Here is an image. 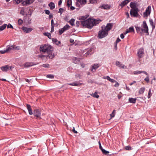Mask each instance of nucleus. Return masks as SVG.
<instances>
[{
	"instance_id": "f257e3e1",
	"label": "nucleus",
	"mask_w": 156,
	"mask_h": 156,
	"mask_svg": "<svg viewBox=\"0 0 156 156\" xmlns=\"http://www.w3.org/2000/svg\"><path fill=\"white\" fill-rule=\"evenodd\" d=\"M113 26L112 23H108L106 26H102L101 30H100L98 34V37L99 38H102L107 36L108 31L111 30Z\"/></svg>"
},
{
	"instance_id": "f03ea898",
	"label": "nucleus",
	"mask_w": 156,
	"mask_h": 156,
	"mask_svg": "<svg viewBox=\"0 0 156 156\" xmlns=\"http://www.w3.org/2000/svg\"><path fill=\"white\" fill-rule=\"evenodd\" d=\"M96 20H94L91 19H88L85 20L81 21V25L86 28L91 29L95 25L96 23H99L97 22Z\"/></svg>"
},
{
	"instance_id": "7ed1b4c3",
	"label": "nucleus",
	"mask_w": 156,
	"mask_h": 156,
	"mask_svg": "<svg viewBox=\"0 0 156 156\" xmlns=\"http://www.w3.org/2000/svg\"><path fill=\"white\" fill-rule=\"evenodd\" d=\"M40 51L43 53H48L52 51L53 48L49 44L41 45L39 48Z\"/></svg>"
},
{
	"instance_id": "20e7f679",
	"label": "nucleus",
	"mask_w": 156,
	"mask_h": 156,
	"mask_svg": "<svg viewBox=\"0 0 156 156\" xmlns=\"http://www.w3.org/2000/svg\"><path fill=\"white\" fill-rule=\"evenodd\" d=\"M143 29H141L140 27H135L136 31L138 33H141L143 32L145 33H148V28L145 21L143 22Z\"/></svg>"
},
{
	"instance_id": "39448f33",
	"label": "nucleus",
	"mask_w": 156,
	"mask_h": 156,
	"mask_svg": "<svg viewBox=\"0 0 156 156\" xmlns=\"http://www.w3.org/2000/svg\"><path fill=\"white\" fill-rule=\"evenodd\" d=\"M151 7L148 6L146 8L145 11L143 13V17L144 18L147 17L150 14L151 12Z\"/></svg>"
},
{
	"instance_id": "423d86ee",
	"label": "nucleus",
	"mask_w": 156,
	"mask_h": 156,
	"mask_svg": "<svg viewBox=\"0 0 156 156\" xmlns=\"http://www.w3.org/2000/svg\"><path fill=\"white\" fill-rule=\"evenodd\" d=\"M94 49L93 48H91L89 49H85V52L86 53L83 54V55L86 57H87L88 55H91L94 52Z\"/></svg>"
},
{
	"instance_id": "0eeeda50",
	"label": "nucleus",
	"mask_w": 156,
	"mask_h": 156,
	"mask_svg": "<svg viewBox=\"0 0 156 156\" xmlns=\"http://www.w3.org/2000/svg\"><path fill=\"white\" fill-rule=\"evenodd\" d=\"M77 2L76 6L78 7H81L87 3V0H76Z\"/></svg>"
},
{
	"instance_id": "6e6552de",
	"label": "nucleus",
	"mask_w": 156,
	"mask_h": 156,
	"mask_svg": "<svg viewBox=\"0 0 156 156\" xmlns=\"http://www.w3.org/2000/svg\"><path fill=\"white\" fill-rule=\"evenodd\" d=\"M139 11V9H131L130 11V14L131 16L133 17H137L139 14L138 12Z\"/></svg>"
},
{
	"instance_id": "1a4fd4ad",
	"label": "nucleus",
	"mask_w": 156,
	"mask_h": 156,
	"mask_svg": "<svg viewBox=\"0 0 156 156\" xmlns=\"http://www.w3.org/2000/svg\"><path fill=\"white\" fill-rule=\"evenodd\" d=\"M34 1V0H25L22 4L23 6H27V5L32 4Z\"/></svg>"
},
{
	"instance_id": "9d476101",
	"label": "nucleus",
	"mask_w": 156,
	"mask_h": 156,
	"mask_svg": "<svg viewBox=\"0 0 156 156\" xmlns=\"http://www.w3.org/2000/svg\"><path fill=\"white\" fill-rule=\"evenodd\" d=\"M34 116L40 119L41 113L39 109H35L34 111Z\"/></svg>"
},
{
	"instance_id": "9b49d317",
	"label": "nucleus",
	"mask_w": 156,
	"mask_h": 156,
	"mask_svg": "<svg viewBox=\"0 0 156 156\" xmlns=\"http://www.w3.org/2000/svg\"><path fill=\"white\" fill-rule=\"evenodd\" d=\"M11 66L6 65L5 66H3L1 67L0 69L2 71L4 72H6L9 69H11Z\"/></svg>"
},
{
	"instance_id": "f8f14e48",
	"label": "nucleus",
	"mask_w": 156,
	"mask_h": 156,
	"mask_svg": "<svg viewBox=\"0 0 156 156\" xmlns=\"http://www.w3.org/2000/svg\"><path fill=\"white\" fill-rule=\"evenodd\" d=\"M130 7L131 8V9H138L137 3L133 2H131L130 4Z\"/></svg>"
},
{
	"instance_id": "ddd939ff",
	"label": "nucleus",
	"mask_w": 156,
	"mask_h": 156,
	"mask_svg": "<svg viewBox=\"0 0 156 156\" xmlns=\"http://www.w3.org/2000/svg\"><path fill=\"white\" fill-rule=\"evenodd\" d=\"M144 54V50L142 48H140L137 52V55L139 59L142 58Z\"/></svg>"
},
{
	"instance_id": "4468645a",
	"label": "nucleus",
	"mask_w": 156,
	"mask_h": 156,
	"mask_svg": "<svg viewBox=\"0 0 156 156\" xmlns=\"http://www.w3.org/2000/svg\"><path fill=\"white\" fill-rule=\"evenodd\" d=\"M22 29L23 30L24 32L26 33H29L31 32L33 30L32 28L27 27H22Z\"/></svg>"
},
{
	"instance_id": "2eb2a0df",
	"label": "nucleus",
	"mask_w": 156,
	"mask_h": 156,
	"mask_svg": "<svg viewBox=\"0 0 156 156\" xmlns=\"http://www.w3.org/2000/svg\"><path fill=\"white\" fill-rule=\"evenodd\" d=\"M130 1V0H125L122 2L119 5L122 8L127 5L129 2Z\"/></svg>"
},
{
	"instance_id": "dca6fc26",
	"label": "nucleus",
	"mask_w": 156,
	"mask_h": 156,
	"mask_svg": "<svg viewBox=\"0 0 156 156\" xmlns=\"http://www.w3.org/2000/svg\"><path fill=\"white\" fill-rule=\"evenodd\" d=\"M116 65L117 66L119 67L120 68H121L123 69H126L127 67L125 66L124 65L121 64L120 62L118 61H116Z\"/></svg>"
},
{
	"instance_id": "f3484780",
	"label": "nucleus",
	"mask_w": 156,
	"mask_h": 156,
	"mask_svg": "<svg viewBox=\"0 0 156 156\" xmlns=\"http://www.w3.org/2000/svg\"><path fill=\"white\" fill-rule=\"evenodd\" d=\"M141 73H144L147 75H148V74L145 71L137 70L133 72V73L135 75H137Z\"/></svg>"
},
{
	"instance_id": "a211bd4d",
	"label": "nucleus",
	"mask_w": 156,
	"mask_h": 156,
	"mask_svg": "<svg viewBox=\"0 0 156 156\" xmlns=\"http://www.w3.org/2000/svg\"><path fill=\"white\" fill-rule=\"evenodd\" d=\"M27 107L28 111L29 114L30 115H32L33 113L30 105L29 104H27Z\"/></svg>"
},
{
	"instance_id": "6ab92c4d",
	"label": "nucleus",
	"mask_w": 156,
	"mask_h": 156,
	"mask_svg": "<svg viewBox=\"0 0 156 156\" xmlns=\"http://www.w3.org/2000/svg\"><path fill=\"white\" fill-rule=\"evenodd\" d=\"M99 8L104 9H107L110 8V6L109 5L107 4H103L100 5Z\"/></svg>"
},
{
	"instance_id": "aec40b11",
	"label": "nucleus",
	"mask_w": 156,
	"mask_h": 156,
	"mask_svg": "<svg viewBox=\"0 0 156 156\" xmlns=\"http://www.w3.org/2000/svg\"><path fill=\"white\" fill-rule=\"evenodd\" d=\"M48 55L47 56L50 59H52L55 57L54 54L52 52V51H51L50 52L47 53Z\"/></svg>"
},
{
	"instance_id": "412c9836",
	"label": "nucleus",
	"mask_w": 156,
	"mask_h": 156,
	"mask_svg": "<svg viewBox=\"0 0 156 156\" xmlns=\"http://www.w3.org/2000/svg\"><path fill=\"white\" fill-rule=\"evenodd\" d=\"M6 50L8 52L11 50H14V47L13 45H8L7 46Z\"/></svg>"
},
{
	"instance_id": "4be33fe9",
	"label": "nucleus",
	"mask_w": 156,
	"mask_h": 156,
	"mask_svg": "<svg viewBox=\"0 0 156 156\" xmlns=\"http://www.w3.org/2000/svg\"><path fill=\"white\" fill-rule=\"evenodd\" d=\"M48 5L51 10H53L55 8V4L53 2H51L48 4Z\"/></svg>"
},
{
	"instance_id": "5701e85b",
	"label": "nucleus",
	"mask_w": 156,
	"mask_h": 156,
	"mask_svg": "<svg viewBox=\"0 0 156 156\" xmlns=\"http://www.w3.org/2000/svg\"><path fill=\"white\" fill-rule=\"evenodd\" d=\"M34 65L33 62H26L24 64V67H28Z\"/></svg>"
},
{
	"instance_id": "b1692460",
	"label": "nucleus",
	"mask_w": 156,
	"mask_h": 156,
	"mask_svg": "<svg viewBox=\"0 0 156 156\" xmlns=\"http://www.w3.org/2000/svg\"><path fill=\"white\" fill-rule=\"evenodd\" d=\"M150 24L151 26H152V29H154L155 28V24L153 21L152 19H150L149 20Z\"/></svg>"
},
{
	"instance_id": "393cba45",
	"label": "nucleus",
	"mask_w": 156,
	"mask_h": 156,
	"mask_svg": "<svg viewBox=\"0 0 156 156\" xmlns=\"http://www.w3.org/2000/svg\"><path fill=\"white\" fill-rule=\"evenodd\" d=\"M136 98H129V101L130 103L134 104L136 102Z\"/></svg>"
},
{
	"instance_id": "a878e982",
	"label": "nucleus",
	"mask_w": 156,
	"mask_h": 156,
	"mask_svg": "<svg viewBox=\"0 0 156 156\" xmlns=\"http://www.w3.org/2000/svg\"><path fill=\"white\" fill-rule=\"evenodd\" d=\"M52 41L53 42L55 43L56 45H58L61 43V42L59 41H58L56 38H53L52 39Z\"/></svg>"
},
{
	"instance_id": "bb28decb",
	"label": "nucleus",
	"mask_w": 156,
	"mask_h": 156,
	"mask_svg": "<svg viewBox=\"0 0 156 156\" xmlns=\"http://www.w3.org/2000/svg\"><path fill=\"white\" fill-rule=\"evenodd\" d=\"M73 62L75 64H77L80 61L79 58L76 57H73Z\"/></svg>"
},
{
	"instance_id": "cd10ccee",
	"label": "nucleus",
	"mask_w": 156,
	"mask_h": 156,
	"mask_svg": "<svg viewBox=\"0 0 156 156\" xmlns=\"http://www.w3.org/2000/svg\"><path fill=\"white\" fill-rule=\"evenodd\" d=\"M90 95L94 98H98L99 97V95L98 94L97 92H95L94 93L90 94Z\"/></svg>"
},
{
	"instance_id": "c85d7f7f",
	"label": "nucleus",
	"mask_w": 156,
	"mask_h": 156,
	"mask_svg": "<svg viewBox=\"0 0 156 156\" xmlns=\"http://www.w3.org/2000/svg\"><path fill=\"white\" fill-rule=\"evenodd\" d=\"M99 67V66L98 64H94V65L92 66V71H93V69H98Z\"/></svg>"
},
{
	"instance_id": "c756f323",
	"label": "nucleus",
	"mask_w": 156,
	"mask_h": 156,
	"mask_svg": "<svg viewBox=\"0 0 156 156\" xmlns=\"http://www.w3.org/2000/svg\"><path fill=\"white\" fill-rule=\"evenodd\" d=\"M145 90V88L144 87H143L141 88L139 90V94H142L144 92V90Z\"/></svg>"
},
{
	"instance_id": "7c9ffc66",
	"label": "nucleus",
	"mask_w": 156,
	"mask_h": 156,
	"mask_svg": "<svg viewBox=\"0 0 156 156\" xmlns=\"http://www.w3.org/2000/svg\"><path fill=\"white\" fill-rule=\"evenodd\" d=\"M67 5L68 7H69L72 4V0H67Z\"/></svg>"
},
{
	"instance_id": "2f4dec72",
	"label": "nucleus",
	"mask_w": 156,
	"mask_h": 156,
	"mask_svg": "<svg viewBox=\"0 0 156 156\" xmlns=\"http://www.w3.org/2000/svg\"><path fill=\"white\" fill-rule=\"evenodd\" d=\"M70 26L68 24H66L65 26L63 28V29L65 31L68 30Z\"/></svg>"
},
{
	"instance_id": "473e14b6",
	"label": "nucleus",
	"mask_w": 156,
	"mask_h": 156,
	"mask_svg": "<svg viewBox=\"0 0 156 156\" xmlns=\"http://www.w3.org/2000/svg\"><path fill=\"white\" fill-rule=\"evenodd\" d=\"M75 19H72L69 21V23L71 25L73 26L74 25Z\"/></svg>"
},
{
	"instance_id": "72a5a7b5",
	"label": "nucleus",
	"mask_w": 156,
	"mask_h": 156,
	"mask_svg": "<svg viewBox=\"0 0 156 156\" xmlns=\"http://www.w3.org/2000/svg\"><path fill=\"white\" fill-rule=\"evenodd\" d=\"M7 26V25L4 24L3 25L0 27V30L2 31Z\"/></svg>"
},
{
	"instance_id": "f704fd0d",
	"label": "nucleus",
	"mask_w": 156,
	"mask_h": 156,
	"mask_svg": "<svg viewBox=\"0 0 156 156\" xmlns=\"http://www.w3.org/2000/svg\"><path fill=\"white\" fill-rule=\"evenodd\" d=\"M20 13L23 16L25 13V9L23 8H22L20 11Z\"/></svg>"
},
{
	"instance_id": "c9c22d12",
	"label": "nucleus",
	"mask_w": 156,
	"mask_h": 156,
	"mask_svg": "<svg viewBox=\"0 0 156 156\" xmlns=\"http://www.w3.org/2000/svg\"><path fill=\"white\" fill-rule=\"evenodd\" d=\"M44 35L47 36L48 38L50 39L51 34L50 33H44Z\"/></svg>"
},
{
	"instance_id": "e433bc0d",
	"label": "nucleus",
	"mask_w": 156,
	"mask_h": 156,
	"mask_svg": "<svg viewBox=\"0 0 156 156\" xmlns=\"http://www.w3.org/2000/svg\"><path fill=\"white\" fill-rule=\"evenodd\" d=\"M64 30L63 28L60 29L59 30V34L60 35H61L64 32Z\"/></svg>"
},
{
	"instance_id": "4c0bfd02",
	"label": "nucleus",
	"mask_w": 156,
	"mask_h": 156,
	"mask_svg": "<svg viewBox=\"0 0 156 156\" xmlns=\"http://www.w3.org/2000/svg\"><path fill=\"white\" fill-rule=\"evenodd\" d=\"M41 66L44 68H49V65L48 64H44L41 65Z\"/></svg>"
},
{
	"instance_id": "58836bf2",
	"label": "nucleus",
	"mask_w": 156,
	"mask_h": 156,
	"mask_svg": "<svg viewBox=\"0 0 156 156\" xmlns=\"http://www.w3.org/2000/svg\"><path fill=\"white\" fill-rule=\"evenodd\" d=\"M129 32H133L134 31V29L133 27H131L128 29Z\"/></svg>"
},
{
	"instance_id": "ea45409f",
	"label": "nucleus",
	"mask_w": 156,
	"mask_h": 156,
	"mask_svg": "<svg viewBox=\"0 0 156 156\" xmlns=\"http://www.w3.org/2000/svg\"><path fill=\"white\" fill-rule=\"evenodd\" d=\"M23 0H15L14 3L16 4H18L20 3Z\"/></svg>"
},
{
	"instance_id": "a19ab883",
	"label": "nucleus",
	"mask_w": 156,
	"mask_h": 156,
	"mask_svg": "<svg viewBox=\"0 0 156 156\" xmlns=\"http://www.w3.org/2000/svg\"><path fill=\"white\" fill-rule=\"evenodd\" d=\"M47 78H50V79H53L54 78V76L53 75L50 74L47 75L46 76Z\"/></svg>"
},
{
	"instance_id": "79ce46f5",
	"label": "nucleus",
	"mask_w": 156,
	"mask_h": 156,
	"mask_svg": "<svg viewBox=\"0 0 156 156\" xmlns=\"http://www.w3.org/2000/svg\"><path fill=\"white\" fill-rule=\"evenodd\" d=\"M102 152L103 154H109V151H106L104 149L102 150Z\"/></svg>"
},
{
	"instance_id": "37998d69",
	"label": "nucleus",
	"mask_w": 156,
	"mask_h": 156,
	"mask_svg": "<svg viewBox=\"0 0 156 156\" xmlns=\"http://www.w3.org/2000/svg\"><path fill=\"white\" fill-rule=\"evenodd\" d=\"M125 149L126 150H130L132 149V148L131 147L128 146H126L125 147Z\"/></svg>"
},
{
	"instance_id": "c03bdc74",
	"label": "nucleus",
	"mask_w": 156,
	"mask_h": 156,
	"mask_svg": "<svg viewBox=\"0 0 156 156\" xmlns=\"http://www.w3.org/2000/svg\"><path fill=\"white\" fill-rule=\"evenodd\" d=\"M65 11L64 9L62 8H60L59 9L58 13H60L61 14H62V12Z\"/></svg>"
},
{
	"instance_id": "a18cd8bd",
	"label": "nucleus",
	"mask_w": 156,
	"mask_h": 156,
	"mask_svg": "<svg viewBox=\"0 0 156 156\" xmlns=\"http://www.w3.org/2000/svg\"><path fill=\"white\" fill-rule=\"evenodd\" d=\"M115 111V110H113L112 113L110 114V116H111V118H112L114 117Z\"/></svg>"
},
{
	"instance_id": "49530a36",
	"label": "nucleus",
	"mask_w": 156,
	"mask_h": 156,
	"mask_svg": "<svg viewBox=\"0 0 156 156\" xmlns=\"http://www.w3.org/2000/svg\"><path fill=\"white\" fill-rule=\"evenodd\" d=\"M18 24L20 25H21L22 24V23H23V21L22 20L20 19L18 20Z\"/></svg>"
},
{
	"instance_id": "de8ad7c7",
	"label": "nucleus",
	"mask_w": 156,
	"mask_h": 156,
	"mask_svg": "<svg viewBox=\"0 0 156 156\" xmlns=\"http://www.w3.org/2000/svg\"><path fill=\"white\" fill-rule=\"evenodd\" d=\"M103 78L104 79H107L109 81H110V80L111 79V78L108 76H103Z\"/></svg>"
},
{
	"instance_id": "09e8293b",
	"label": "nucleus",
	"mask_w": 156,
	"mask_h": 156,
	"mask_svg": "<svg viewBox=\"0 0 156 156\" xmlns=\"http://www.w3.org/2000/svg\"><path fill=\"white\" fill-rule=\"evenodd\" d=\"M14 47V50H19L20 49V47L19 46H16L15 45H13Z\"/></svg>"
},
{
	"instance_id": "8fccbe9b",
	"label": "nucleus",
	"mask_w": 156,
	"mask_h": 156,
	"mask_svg": "<svg viewBox=\"0 0 156 156\" xmlns=\"http://www.w3.org/2000/svg\"><path fill=\"white\" fill-rule=\"evenodd\" d=\"M90 2L91 3H96L98 0H89Z\"/></svg>"
},
{
	"instance_id": "3c124183",
	"label": "nucleus",
	"mask_w": 156,
	"mask_h": 156,
	"mask_svg": "<svg viewBox=\"0 0 156 156\" xmlns=\"http://www.w3.org/2000/svg\"><path fill=\"white\" fill-rule=\"evenodd\" d=\"M73 83V85L74 86H78L79 85L81 84V83H78L76 82H74Z\"/></svg>"
},
{
	"instance_id": "603ef678",
	"label": "nucleus",
	"mask_w": 156,
	"mask_h": 156,
	"mask_svg": "<svg viewBox=\"0 0 156 156\" xmlns=\"http://www.w3.org/2000/svg\"><path fill=\"white\" fill-rule=\"evenodd\" d=\"M151 90L150 89L149 90V92L148 94V95L147 96L148 98H150L151 97Z\"/></svg>"
},
{
	"instance_id": "864d4df0",
	"label": "nucleus",
	"mask_w": 156,
	"mask_h": 156,
	"mask_svg": "<svg viewBox=\"0 0 156 156\" xmlns=\"http://www.w3.org/2000/svg\"><path fill=\"white\" fill-rule=\"evenodd\" d=\"M147 76V77L144 79V80L147 83H148L149 81V76H148V75Z\"/></svg>"
},
{
	"instance_id": "5fc2aeb1",
	"label": "nucleus",
	"mask_w": 156,
	"mask_h": 156,
	"mask_svg": "<svg viewBox=\"0 0 156 156\" xmlns=\"http://www.w3.org/2000/svg\"><path fill=\"white\" fill-rule=\"evenodd\" d=\"M45 56H46L44 55H42V54H40V55H38V57L41 58L42 59H43L44 58V57Z\"/></svg>"
},
{
	"instance_id": "6e6d98bb",
	"label": "nucleus",
	"mask_w": 156,
	"mask_h": 156,
	"mask_svg": "<svg viewBox=\"0 0 156 156\" xmlns=\"http://www.w3.org/2000/svg\"><path fill=\"white\" fill-rule=\"evenodd\" d=\"M6 52H7L6 50L0 51V53L2 54H4Z\"/></svg>"
},
{
	"instance_id": "4d7b16f0",
	"label": "nucleus",
	"mask_w": 156,
	"mask_h": 156,
	"mask_svg": "<svg viewBox=\"0 0 156 156\" xmlns=\"http://www.w3.org/2000/svg\"><path fill=\"white\" fill-rule=\"evenodd\" d=\"M44 11L46 14L47 15H49L50 13V11L48 10H45Z\"/></svg>"
},
{
	"instance_id": "13d9d810",
	"label": "nucleus",
	"mask_w": 156,
	"mask_h": 156,
	"mask_svg": "<svg viewBox=\"0 0 156 156\" xmlns=\"http://www.w3.org/2000/svg\"><path fill=\"white\" fill-rule=\"evenodd\" d=\"M115 84L114 85V86L115 87H119V83L116 81V82H115Z\"/></svg>"
},
{
	"instance_id": "bf43d9fd",
	"label": "nucleus",
	"mask_w": 156,
	"mask_h": 156,
	"mask_svg": "<svg viewBox=\"0 0 156 156\" xmlns=\"http://www.w3.org/2000/svg\"><path fill=\"white\" fill-rule=\"evenodd\" d=\"M8 28H13L12 26L10 24H8L7 27Z\"/></svg>"
},
{
	"instance_id": "052dcab7",
	"label": "nucleus",
	"mask_w": 156,
	"mask_h": 156,
	"mask_svg": "<svg viewBox=\"0 0 156 156\" xmlns=\"http://www.w3.org/2000/svg\"><path fill=\"white\" fill-rule=\"evenodd\" d=\"M51 26H54L55 24L54 23V20H53V19H52L51 20Z\"/></svg>"
},
{
	"instance_id": "680f3d73",
	"label": "nucleus",
	"mask_w": 156,
	"mask_h": 156,
	"mask_svg": "<svg viewBox=\"0 0 156 156\" xmlns=\"http://www.w3.org/2000/svg\"><path fill=\"white\" fill-rule=\"evenodd\" d=\"M62 0H60L58 2V6H60L62 3Z\"/></svg>"
},
{
	"instance_id": "e2e57ef3",
	"label": "nucleus",
	"mask_w": 156,
	"mask_h": 156,
	"mask_svg": "<svg viewBox=\"0 0 156 156\" xmlns=\"http://www.w3.org/2000/svg\"><path fill=\"white\" fill-rule=\"evenodd\" d=\"M73 131L74 133H77V131L75 130L74 127H73Z\"/></svg>"
},
{
	"instance_id": "0e129e2a",
	"label": "nucleus",
	"mask_w": 156,
	"mask_h": 156,
	"mask_svg": "<svg viewBox=\"0 0 156 156\" xmlns=\"http://www.w3.org/2000/svg\"><path fill=\"white\" fill-rule=\"evenodd\" d=\"M110 81L112 83H115V82H116V81H115V80L114 79H111Z\"/></svg>"
},
{
	"instance_id": "69168bd1",
	"label": "nucleus",
	"mask_w": 156,
	"mask_h": 156,
	"mask_svg": "<svg viewBox=\"0 0 156 156\" xmlns=\"http://www.w3.org/2000/svg\"><path fill=\"white\" fill-rule=\"evenodd\" d=\"M53 17V16L52 14H50V15H49L48 17L49 19H50L51 18H52Z\"/></svg>"
},
{
	"instance_id": "338daca9",
	"label": "nucleus",
	"mask_w": 156,
	"mask_h": 156,
	"mask_svg": "<svg viewBox=\"0 0 156 156\" xmlns=\"http://www.w3.org/2000/svg\"><path fill=\"white\" fill-rule=\"evenodd\" d=\"M120 39L119 37H118L116 40V43H118L120 42Z\"/></svg>"
},
{
	"instance_id": "774afa93",
	"label": "nucleus",
	"mask_w": 156,
	"mask_h": 156,
	"mask_svg": "<svg viewBox=\"0 0 156 156\" xmlns=\"http://www.w3.org/2000/svg\"><path fill=\"white\" fill-rule=\"evenodd\" d=\"M54 26H51V32H52L54 31Z\"/></svg>"
}]
</instances>
